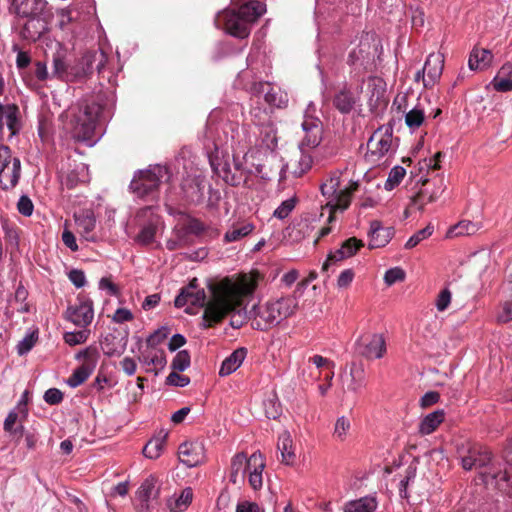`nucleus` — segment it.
<instances>
[{"instance_id": "nucleus-30", "label": "nucleus", "mask_w": 512, "mask_h": 512, "mask_svg": "<svg viewBox=\"0 0 512 512\" xmlns=\"http://www.w3.org/2000/svg\"><path fill=\"white\" fill-rule=\"evenodd\" d=\"M92 57L93 56L91 55V50H89L86 51L81 58L73 62L74 77L76 81L85 79L93 73L94 67L92 63Z\"/></svg>"}, {"instance_id": "nucleus-18", "label": "nucleus", "mask_w": 512, "mask_h": 512, "mask_svg": "<svg viewBox=\"0 0 512 512\" xmlns=\"http://www.w3.org/2000/svg\"><path fill=\"white\" fill-rule=\"evenodd\" d=\"M156 479L153 476L148 477L138 488L136 494L140 501L139 509L148 511L151 509V500H156L159 496V488L156 486Z\"/></svg>"}, {"instance_id": "nucleus-34", "label": "nucleus", "mask_w": 512, "mask_h": 512, "mask_svg": "<svg viewBox=\"0 0 512 512\" xmlns=\"http://www.w3.org/2000/svg\"><path fill=\"white\" fill-rule=\"evenodd\" d=\"M377 505L375 497L365 496L346 503L344 512H374Z\"/></svg>"}, {"instance_id": "nucleus-56", "label": "nucleus", "mask_w": 512, "mask_h": 512, "mask_svg": "<svg viewBox=\"0 0 512 512\" xmlns=\"http://www.w3.org/2000/svg\"><path fill=\"white\" fill-rule=\"evenodd\" d=\"M169 333L167 327L159 328L146 339L147 346L151 348L158 346L168 337Z\"/></svg>"}, {"instance_id": "nucleus-8", "label": "nucleus", "mask_w": 512, "mask_h": 512, "mask_svg": "<svg viewBox=\"0 0 512 512\" xmlns=\"http://www.w3.org/2000/svg\"><path fill=\"white\" fill-rule=\"evenodd\" d=\"M225 135V145H229L233 152H249L253 144V136L247 126L237 123H226L222 127Z\"/></svg>"}, {"instance_id": "nucleus-29", "label": "nucleus", "mask_w": 512, "mask_h": 512, "mask_svg": "<svg viewBox=\"0 0 512 512\" xmlns=\"http://www.w3.org/2000/svg\"><path fill=\"white\" fill-rule=\"evenodd\" d=\"M259 145L267 150H274L277 146V131L274 124L270 121L262 123L258 128Z\"/></svg>"}, {"instance_id": "nucleus-43", "label": "nucleus", "mask_w": 512, "mask_h": 512, "mask_svg": "<svg viewBox=\"0 0 512 512\" xmlns=\"http://www.w3.org/2000/svg\"><path fill=\"white\" fill-rule=\"evenodd\" d=\"M116 339L117 338L111 333L103 337L100 344L105 355L113 356L122 352L123 345H121L120 342H116Z\"/></svg>"}, {"instance_id": "nucleus-63", "label": "nucleus", "mask_w": 512, "mask_h": 512, "mask_svg": "<svg viewBox=\"0 0 512 512\" xmlns=\"http://www.w3.org/2000/svg\"><path fill=\"white\" fill-rule=\"evenodd\" d=\"M178 371L173 370L166 378V384L177 387H185L190 383V378L180 375Z\"/></svg>"}, {"instance_id": "nucleus-13", "label": "nucleus", "mask_w": 512, "mask_h": 512, "mask_svg": "<svg viewBox=\"0 0 512 512\" xmlns=\"http://www.w3.org/2000/svg\"><path fill=\"white\" fill-rule=\"evenodd\" d=\"M304 136L300 142L302 151L316 148L322 140L323 127L319 119L308 117L302 122Z\"/></svg>"}, {"instance_id": "nucleus-61", "label": "nucleus", "mask_w": 512, "mask_h": 512, "mask_svg": "<svg viewBox=\"0 0 512 512\" xmlns=\"http://www.w3.org/2000/svg\"><path fill=\"white\" fill-rule=\"evenodd\" d=\"M91 55L94 56L92 57L93 66L95 65L99 74L102 73L108 61L107 54L103 50H91Z\"/></svg>"}, {"instance_id": "nucleus-41", "label": "nucleus", "mask_w": 512, "mask_h": 512, "mask_svg": "<svg viewBox=\"0 0 512 512\" xmlns=\"http://www.w3.org/2000/svg\"><path fill=\"white\" fill-rule=\"evenodd\" d=\"M193 498V491L190 487L185 488L181 494L172 502H168V507L171 512H181L185 510L191 503Z\"/></svg>"}, {"instance_id": "nucleus-46", "label": "nucleus", "mask_w": 512, "mask_h": 512, "mask_svg": "<svg viewBox=\"0 0 512 512\" xmlns=\"http://www.w3.org/2000/svg\"><path fill=\"white\" fill-rule=\"evenodd\" d=\"M156 232L157 223L151 221L140 230L135 240L142 245H149L154 241Z\"/></svg>"}, {"instance_id": "nucleus-3", "label": "nucleus", "mask_w": 512, "mask_h": 512, "mask_svg": "<svg viewBox=\"0 0 512 512\" xmlns=\"http://www.w3.org/2000/svg\"><path fill=\"white\" fill-rule=\"evenodd\" d=\"M266 11L265 4L250 0L238 9L222 11L217 18L224 30L233 37L244 39L249 36L251 25Z\"/></svg>"}, {"instance_id": "nucleus-15", "label": "nucleus", "mask_w": 512, "mask_h": 512, "mask_svg": "<svg viewBox=\"0 0 512 512\" xmlns=\"http://www.w3.org/2000/svg\"><path fill=\"white\" fill-rule=\"evenodd\" d=\"M358 189V183L352 182L349 187L340 190L336 193V195L331 198L326 204L325 207L329 208V217L328 223H332L335 221V212L338 209L345 210L349 207L351 202L352 194Z\"/></svg>"}, {"instance_id": "nucleus-32", "label": "nucleus", "mask_w": 512, "mask_h": 512, "mask_svg": "<svg viewBox=\"0 0 512 512\" xmlns=\"http://www.w3.org/2000/svg\"><path fill=\"white\" fill-rule=\"evenodd\" d=\"M248 459L245 453L236 454L231 460L230 481L233 484L238 482L240 476L244 480L245 473L248 471Z\"/></svg>"}, {"instance_id": "nucleus-4", "label": "nucleus", "mask_w": 512, "mask_h": 512, "mask_svg": "<svg viewBox=\"0 0 512 512\" xmlns=\"http://www.w3.org/2000/svg\"><path fill=\"white\" fill-rule=\"evenodd\" d=\"M103 106L95 99H83L66 111L72 137L76 141H91Z\"/></svg>"}, {"instance_id": "nucleus-28", "label": "nucleus", "mask_w": 512, "mask_h": 512, "mask_svg": "<svg viewBox=\"0 0 512 512\" xmlns=\"http://www.w3.org/2000/svg\"><path fill=\"white\" fill-rule=\"evenodd\" d=\"M333 106L342 114H348L354 108L356 99L353 93L346 87L342 88L335 93L333 100Z\"/></svg>"}, {"instance_id": "nucleus-54", "label": "nucleus", "mask_w": 512, "mask_h": 512, "mask_svg": "<svg viewBox=\"0 0 512 512\" xmlns=\"http://www.w3.org/2000/svg\"><path fill=\"white\" fill-rule=\"evenodd\" d=\"M38 333L32 332L26 335L17 345V352L19 355L27 354L36 344Z\"/></svg>"}, {"instance_id": "nucleus-49", "label": "nucleus", "mask_w": 512, "mask_h": 512, "mask_svg": "<svg viewBox=\"0 0 512 512\" xmlns=\"http://www.w3.org/2000/svg\"><path fill=\"white\" fill-rule=\"evenodd\" d=\"M191 363L190 353L187 350L179 351L172 360L171 368L175 371H185Z\"/></svg>"}, {"instance_id": "nucleus-44", "label": "nucleus", "mask_w": 512, "mask_h": 512, "mask_svg": "<svg viewBox=\"0 0 512 512\" xmlns=\"http://www.w3.org/2000/svg\"><path fill=\"white\" fill-rule=\"evenodd\" d=\"M254 229V226L250 223L243 224L239 227H232V229L228 230L224 235V240L226 242H234L238 241L241 238L249 235Z\"/></svg>"}, {"instance_id": "nucleus-21", "label": "nucleus", "mask_w": 512, "mask_h": 512, "mask_svg": "<svg viewBox=\"0 0 512 512\" xmlns=\"http://www.w3.org/2000/svg\"><path fill=\"white\" fill-rule=\"evenodd\" d=\"M369 248L375 249L384 247L391 239L393 232L391 228L382 227L381 223L374 220L370 223L369 229Z\"/></svg>"}, {"instance_id": "nucleus-38", "label": "nucleus", "mask_w": 512, "mask_h": 512, "mask_svg": "<svg viewBox=\"0 0 512 512\" xmlns=\"http://www.w3.org/2000/svg\"><path fill=\"white\" fill-rule=\"evenodd\" d=\"M263 409L268 419L276 420L282 414V406L275 393H270L263 400Z\"/></svg>"}, {"instance_id": "nucleus-23", "label": "nucleus", "mask_w": 512, "mask_h": 512, "mask_svg": "<svg viewBox=\"0 0 512 512\" xmlns=\"http://www.w3.org/2000/svg\"><path fill=\"white\" fill-rule=\"evenodd\" d=\"M18 112L19 109L16 105H2L0 103V129L6 125L11 135H15L19 130Z\"/></svg>"}, {"instance_id": "nucleus-16", "label": "nucleus", "mask_w": 512, "mask_h": 512, "mask_svg": "<svg viewBox=\"0 0 512 512\" xmlns=\"http://www.w3.org/2000/svg\"><path fill=\"white\" fill-rule=\"evenodd\" d=\"M47 6L46 0H13L11 8L20 17L39 18Z\"/></svg>"}, {"instance_id": "nucleus-42", "label": "nucleus", "mask_w": 512, "mask_h": 512, "mask_svg": "<svg viewBox=\"0 0 512 512\" xmlns=\"http://www.w3.org/2000/svg\"><path fill=\"white\" fill-rule=\"evenodd\" d=\"M339 186L340 176L337 173H333L321 184V193L324 197L331 200L338 192Z\"/></svg>"}, {"instance_id": "nucleus-33", "label": "nucleus", "mask_w": 512, "mask_h": 512, "mask_svg": "<svg viewBox=\"0 0 512 512\" xmlns=\"http://www.w3.org/2000/svg\"><path fill=\"white\" fill-rule=\"evenodd\" d=\"M44 30V22H41L39 18H29V20L24 24L20 35L25 40L36 41L41 37Z\"/></svg>"}, {"instance_id": "nucleus-22", "label": "nucleus", "mask_w": 512, "mask_h": 512, "mask_svg": "<svg viewBox=\"0 0 512 512\" xmlns=\"http://www.w3.org/2000/svg\"><path fill=\"white\" fill-rule=\"evenodd\" d=\"M53 76L60 80L73 82L76 81L74 77V64L71 61L66 60L60 54L54 55L53 57Z\"/></svg>"}, {"instance_id": "nucleus-39", "label": "nucleus", "mask_w": 512, "mask_h": 512, "mask_svg": "<svg viewBox=\"0 0 512 512\" xmlns=\"http://www.w3.org/2000/svg\"><path fill=\"white\" fill-rule=\"evenodd\" d=\"M310 361L313 362V364H315L317 368L327 367L330 370V372L325 376V380L328 382V385L327 386H325V385L319 386L320 393L322 395H325L327 390L331 386V382H332V379L334 376L333 369H334L335 364H334V362L330 361L327 358L322 357L321 355H314L313 357L310 358Z\"/></svg>"}, {"instance_id": "nucleus-31", "label": "nucleus", "mask_w": 512, "mask_h": 512, "mask_svg": "<svg viewBox=\"0 0 512 512\" xmlns=\"http://www.w3.org/2000/svg\"><path fill=\"white\" fill-rule=\"evenodd\" d=\"M76 224L80 234L88 241H95L93 231L96 226V220L92 213L86 212L76 216Z\"/></svg>"}, {"instance_id": "nucleus-14", "label": "nucleus", "mask_w": 512, "mask_h": 512, "mask_svg": "<svg viewBox=\"0 0 512 512\" xmlns=\"http://www.w3.org/2000/svg\"><path fill=\"white\" fill-rule=\"evenodd\" d=\"M179 460L187 467H195L204 462V446L200 442H184L178 448Z\"/></svg>"}, {"instance_id": "nucleus-6", "label": "nucleus", "mask_w": 512, "mask_h": 512, "mask_svg": "<svg viewBox=\"0 0 512 512\" xmlns=\"http://www.w3.org/2000/svg\"><path fill=\"white\" fill-rule=\"evenodd\" d=\"M167 174L168 169L160 165L141 170L132 179L130 189L138 198L156 200L162 179Z\"/></svg>"}, {"instance_id": "nucleus-51", "label": "nucleus", "mask_w": 512, "mask_h": 512, "mask_svg": "<svg viewBox=\"0 0 512 512\" xmlns=\"http://www.w3.org/2000/svg\"><path fill=\"white\" fill-rule=\"evenodd\" d=\"M433 226L431 225H427L425 228L417 231L416 233H414L409 239L408 241L406 242L405 244V248L406 249H412L414 248L415 246H417L421 241H423L424 239L428 238L429 236L432 235L433 233Z\"/></svg>"}, {"instance_id": "nucleus-24", "label": "nucleus", "mask_w": 512, "mask_h": 512, "mask_svg": "<svg viewBox=\"0 0 512 512\" xmlns=\"http://www.w3.org/2000/svg\"><path fill=\"white\" fill-rule=\"evenodd\" d=\"M21 174V162L17 157L13 158L12 165L0 172V185L4 190L15 187Z\"/></svg>"}, {"instance_id": "nucleus-27", "label": "nucleus", "mask_w": 512, "mask_h": 512, "mask_svg": "<svg viewBox=\"0 0 512 512\" xmlns=\"http://www.w3.org/2000/svg\"><path fill=\"white\" fill-rule=\"evenodd\" d=\"M277 447L281 452V462L286 465H292L295 462L296 454L293 449V440L288 431H284L279 435Z\"/></svg>"}, {"instance_id": "nucleus-55", "label": "nucleus", "mask_w": 512, "mask_h": 512, "mask_svg": "<svg viewBox=\"0 0 512 512\" xmlns=\"http://www.w3.org/2000/svg\"><path fill=\"white\" fill-rule=\"evenodd\" d=\"M363 246L364 243L362 242V240L357 239L356 237H351L345 240L340 248L344 250L345 254L349 258L354 256L358 252V250Z\"/></svg>"}, {"instance_id": "nucleus-9", "label": "nucleus", "mask_w": 512, "mask_h": 512, "mask_svg": "<svg viewBox=\"0 0 512 512\" xmlns=\"http://www.w3.org/2000/svg\"><path fill=\"white\" fill-rule=\"evenodd\" d=\"M355 353L368 360L380 359L386 353V342L382 334L367 333L355 342Z\"/></svg>"}, {"instance_id": "nucleus-5", "label": "nucleus", "mask_w": 512, "mask_h": 512, "mask_svg": "<svg viewBox=\"0 0 512 512\" xmlns=\"http://www.w3.org/2000/svg\"><path fill=\"white\" fill-rule=\"evenodd\" d=\"M297 307V300L292 296L280 297L264 305L254 306L252 326L257 330L267 331L292 316Z\"/></svg>"}, {"instance_id": "nucleus-7", "label": "nucleus", "mask_w": 512, "mask_h": 512, "mask_svg": "<svg viewBox=\"0 0 512 512\" xmlns=\"http://www.w3.org/2000/svg\"><path fill=\"white\" fill-rule=\"evenodd\" d=\"M248 152H233V169L229 163L216 164L213 159H210L211 166L215 173H217L222 179L231 186H238L241 182L246 180L247 171L244 167L243 160L247 156Z\"/></svg>"}, {"instance_id": "nucleus-37", "label": "nucleus", "mask_w": 512, "mask_h": 512, "mask_svg": "<svg viewBox=\"0 0 512 512\" xmlns=\"http://www.w3.org/2000/svg\"><path fill=\"white\" fill-rule=\"evenodd\" d=\"M166 438L167 433L161 432L159 435L150 439L143 448L144 456L150 459H157L163 451Z\"/></svg>"}, {"instance_id": "nucleus-26", "label": "nucleus", "mask_w": 512, "mask_h": 512, "mask_svg": "<svg viewBox=\"0 0 512 512\" xmlns=\"http://www.w3.org/2000/svg\"><path fill=\"white\" fill-rule=\"evenodd\" d=\"M247 349L244 347L234 350L221 364L219 375L228 376L236 371L244 361Z\"/></svg>"}, {"instance_id": "nucleus-35", "label": "nucleus", "mask_w": 512, "mask_h": 512, "mask_svg": "<svg viewBox=\"0 0 512 512\" xmlns=\"http://www.w3.org/2000/svg\"><path fill=\"white\" fill-rule=\"evenodd\" d=\"M445 419V412L444 410H437L434 411L427 416L424 417V419L421 421L419 426V431L423 435L431 434L436 430V428L439 426L440 423H442Z\"/></svg>"}, {"instance_id": "nucleus-60", "label": "nucleus", "mask_w": 512, "mask_h": 512, "mask_svg": "<svg viewBox=\"0 0 512 512\" xmlns=\"http://www.w3.org/2000/svg\"><path fill=\"white\" fill-rule=\"evenodd\" d=\"M349 429L350 421L346 417L342 416L338 418L335 423L334 436L343 441Z\"/></svg>"}, {"instance_id": "nucleus-59", "label": "nucleus", "mask_w": 512, "mask_h": 512, "mask_svg": "<svg viewBox=\"0 0 512 512\" xmlns=\"http://www.w3.org/2000/svg\"><path fill=\"white\" fill-rule=\"evenodd\" d=\"M346 258H348V256L345 254L344 250H342L341 248L337 249L334 252H330L327 256V259L325 260V262L322 265V271L326 272L331 265L337 264L338 262H340Z\"/></svg>"}, {"instance_id": "nucleus-10", "label": "nucleus", "mask_w": 512, "mask_h": 512, "mask_svg": "<svg viewBox=\"0 0 512 512\" xmlns=\"http://www.w3.org/2000/svg\"><path fill=\"white\" fill-rule=\"evenodd\" d=\"M80 357L84 359V362L73 371L67 381L68 385L73 388L83 384L93 373L99 359V352L96 347L89 346L77 354V358Z\"/></svg>"}, {"instance_id": "nucleus-58", "label": "nucleus", "mask_w": 512, "mask_h": 512, "mask_svg": "<svg viewBox=\"0 0 512 512\" xmlns=\"http://www.w3.org/2000/svg\"><path fill=\"white\" fill-rule=\"evenodd\" d=\"M405 276L406 274L402 268L395 267L386 271L384 281L387 285L391 286L396 282L403 281Z\"/></svg>"}, {"instance_id": "nucleus-52", "label": "nucleus", "mask_w": 512, "mask_h": 512, "mask_svg": "<svg viewBox=\"0 0 512 512\" xmlns=\"http://www.w3.org/2000/svg\"><path fill=\"white\" fill-rule=\"evenodd\" d=\"M90 334V330L83 328L75 332H66L64 334L65 342L70 346H75L86 342Z\"/></svg>"}, {"instance_id": "nucleus-40", "label": "nucleus", "mask_w": 512, "mask_h": 512, "mask_svg": "<svg viewBox=\"0 0 512 512\" xmlns=\"http://www.w3.org/2000/svg\"><path fill=\"white\" fill-rule=\"evenodd\" d=\"M511 70L510 64L502 66L498 74L494 77L491 82L493 88L498 92H508L512 90V78H503L500 75L509 73Z\"/></svg>"}, {"instance_id": "nucleus-2", "label": "nucleus", "mask_w": 512, "mask_h": 512, "mask_svg": "<svg viewBox=\"0 0 512 512\" xmlns=\"http://www.w3.org/2000/svg\"><path fill=\"white\" fill-rule=\"evenodd\" d=\"M456 458L464 470L479 469V478L487 488H493L512 498V474L506 466L492 461L487 448L465 441L456 446Z\"/></svg>"}, {"instance_id": "nucleus-17", "label": "nucleus", "mask_w": 512, "mask_h": 512, "mask_svg": "<svg viewBox=\"0 0 512 512\" xmlns=\"http://www.w3.org/2000/svg\"><path fill=\"white\" fill-rule=\"evenodd\" d=\"M256 93H264L265 102L271 107L283 108L287 106L288 97L280 89L271 86L268 82H260L254 85Z\"/></svg>"}, {"instance_id": "nucleus-48", "label": "nucleus", "mask_w": 512, "mask_h": 512, "mask_svg": "<svg viewBox=\"0 0 512 512\" xmlns=\"http://www.w3.org/2000/svg\"><path fill=\"white\" fill-rule=\"evenodd\" d=\"M406 175V170L401 166H395L389 172L384 188L388 191L398 186Z\"/></svg>"}, {"instance_id": "nucleus-62", "label": "nucleus", "mask_w": 512, "mask_h": 512, "mask_svg": "<svg viewBox=\"0 0 512 512\" xmlns=\"http://www.w3.org/2000/svg\"><path fill=\"white\" fill-rule=\"evenodd\" d=\"M295 207V200L288 199L281 203V205L274 211L273 215L278 219H285L292 212Z\"/></svg>"}, {"instance_id": "nucleus-19", "label": "nucleus", "mask_w": 512, "mask_h": 512, "mask_svg": "<svg viewBox=\"0 0 512 512\" xmlns=\"http://www.w3.org/2000/svg\"><path fill=\"white\" fill-rule=\"evenodd\" d=\"M265 468L264 457L260 452H254L248 459L249 484L254 490L262 487V472Z\"/></svg>"}, {"instance_id": "nucleus-25", "label": "nucleus", "mask_w": 512, "mask_h": 512, "mask_svg": "<svg viewBox=\"0 0 512 512\" xmlns=\"http://www.w3.org/2000/svg\"><path fill=\"white\" fill-rule=\"evenodd\" d=\"M493 54L490 50L474 47L470 53L468 65L471 70H485L490 67Z\"/></svg>"}, {"instance_id": "nucleus-12", "label": "nucleus", "mask_w": 512, "mask_h": 512, "mask_svg": "<svg viewBox=\"0 0 512 512\" xmlns=\"http://www.w3.org/2000/svg\"><path fill=\"white\" fill-rule=\"evenodd\" d=\"M393 142L392 126L380 127L371 135L367 142L368 151L377 159L386 155Z\"/></svg>"}, {"instance_id": "nucleus-47", "label": "nucleus", "mask_w": 512, "mask_h": 512, "mask_svg": "<svg viewBox=\"0 0 512 512\" xmlns=\"http://www.w3.org/2000/svg\"><path fill=\"white\" fill-rule=\"evenodd\" d=\"M425 120V112L423 109L415 107L405 115V123L410 129L419 128Z\"/></svg>"}, {"instance_id": "nucleus-64", "label": "nucleus", "mask_w": 512, "mask_h": 512, "mask_svg": "<svg viewBox=\"0 0 512 512\" xmlns=\"http://www.w3.org/2000/svg\"><path fill=\"white\" fill-rule=\"evenodd\" d=\"M33 208L34 205L28 196L23 195L20 197L17 203V209L19 213H21L24 216H31L33 213Z\"/></svg>"}, {"instance_id": "nucleus-20", "label": "nucleus", "mask_w": 512, "mask_h": 512, "mask_svg": "<svg viewBox=\"0 0 512 512\" xmlns=\"http://www.w3.org/2000/svg\"><path fill=\"white\" fill-rule=\"evenodd\" d=\"M444 68V59L440 55H429L423 67L424 85L435 83L441 76Z\"/></svg>"}, {"instance_id": "nucleus-57", "label": "nucleus", "mask_w": 512, "mask_h": 512, "mask_svg": "<svg viewBox=\"0 0 512 512\" xmlns=\"http://www.w3.org/2000/svg\"><path fill=\"white\" fill-rule=\"evenodd\" d=\"M138 360L145 365H154L163 368L166 365V357L164 351H161V355L150 356L144 352L138 357Z\"/></svg>"}, {"instance_id": "nucleus-36", "label": "nucleus", "mask_w": 512, "mask_h": 512, "mask_svg": "<svg viewBox=\"0 0 512 512\" xmlns=\"http://www.w3.org/2000/svg\"><path fill=\"white\" fill-rule=\"evenodd\" d=\"M481 228L479 222L470 220H461L457 224L450 226V238L471 236L476 234Z\"/></svg>"}, {"instance_id": "nucleus-11", "label": "nucleus", "mask_w": 512, "mask_h": 512, "mask_svg": "<svg viewBox=\"0 0 512 512\" xmlns=\"http://www.w3.org/2000/svg\"><path fill=\"white\" fill-rule=\"evenodd\" d=\"M66 318L76 326L86 328L94 318L93 301L88 295L80 293L76 303L68 307Z\"/></svg>"}, {"instance_id": "nucleus-53", "label": "nucleus", "mask_w": 512, "mask_h": 512, "mask_svg": "<svg viewBox=\"0 0 512 512\" xmlns=\"http://www.w3.org/2000/svg\"><path fill=\"white\" fill-rule=\"evenodd\" d=\"M369 43L360 42L358 49H353L348 56V62L350 64H355L360 60H364L369 56Z\"/></svg>"}, {"instance_id": "nucleus-50", "label": "nucleus", "mask_w": 512, "mask_h": 512, "mask_svg": "<svg viewBox=\"0 0 512 512\" xmlns=\"http://www.w3.org/2000/svg\"><path fill=\"white\" fill-rule=\"evenodd\" d=\"M352 381L348 386L350 390L357 392L360 388L365 386V371L362 367L352 366L350 370Z\"/></svg>"}, {"instance_id": "nucleus-1", "label": "nucleus", "mask_w": 512, "mask_h": 512, "mask_svg": "<svg viewBox=\"0 0 512 512\" xmlns=\"http://www.w3.org/2000/svg\"><path fill=\"white\" fill-rule=\"evenodd\" d=\"M256 286V279L247 276H243L241 285L225 277L219 282L209 283L211 295L207 300L204 289L199 287L198 279L193 278L187 286L181 288L174 304L177 308L187 304L204 308L201 327L208 329L220 324L229 314L237 311L243 303V291L251 293Z\"/></svg>"}, {"instance_id": "nucleus-45", "label": "nucleus", "mask_w": 512, "mask_h": 512, "mask_svg": "<svg viewBox=\"0 0 512 512\" xmlns=\"http://www.w3.org/2000/svg\"><path fill=\"white\" fill-rule=\"evenodd\" d=\"M18 419H19V414L17 412H15L14 410L10 411L4 421V425H3L4 431L11 435L22 437L24 434V427L22 425L15 427V424L18 421Z\"/></svg>"}]
</instances>
